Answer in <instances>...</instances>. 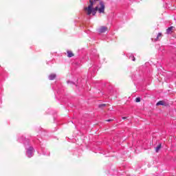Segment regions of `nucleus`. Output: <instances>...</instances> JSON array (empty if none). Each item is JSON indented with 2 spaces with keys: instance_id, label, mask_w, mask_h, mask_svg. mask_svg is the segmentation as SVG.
<instances>
[{
  "instance_id": "nucleus-4",
  "label": "nucleus",
  "mask_w": 176,
  "mask_h": 176,
  "mask_svg": "<svg viewBox=\"0 0 176 176\" xmlns=\"http://www.w3.org/2000/svg\"><path fill=\"white\" fill-rule=\"evenodd\" d=\"M159 105H162L163 107H167L168 105L167 102L164 100H160L158 102H157L156 106L159 107Z\"/></svg>"
},
{
  "instance_id": "nucleus-10",
  "label": "nucleus",
  "mask_w": 176,
  "mask_h": 176,
  "mask_svg": "<svg viewBox=\"0 0 176 176\" xmlns=\"http://www.w3.org/2000/svg\"><path fill=\"white\" fill-rule=\"evenodd\" d=\"M162 33H158L157 38H155V41H160V38H162Z\"/></svg>"
},
{
  "instance_id": "nucleus-14",
  "label": "nucleus",
  "mask_w": 176,
  "mask_h": 176,
  "mask_svg": "<svg viewBox=\"0 0 176 176\" xmlns=\"http://www.w3.org/2000/svg\"><path fill=\"white\" fill-rule=\"evenodd\" d=\"M122 119L123 120H126L127 119V117H123Z\"/></svg>"
},
{
  "instance_id": "nucleus-12",
  "label": "nucleus",
  "mask_w": 176,
  "mask_h": 176,
  "mask_svg": "<svg viewBox=\"0 0 176 176\" xmlns=\"http://www.w3.org/2000/svg\"><path fill=\"white\" fill-rule=\"evenodd\" d=\"M106 104H99V108H103V107H106Z\"/></svg>"
},
{
  "instance_id": "nucleus-3",
  "label": "nucleus",
  "mask_w": 176,
  "mask_h": 176,
  "mask_svg": "<svg viewBox=\"0 0 176 176\" xmlns=\"http://www.w3.org/2000/svg\"><path fill=\"white\" fill-rule=\"evenodd\" d=\"M98 32L102 34L104 32H108V28L105 26H102L98 29Z\"/></svg>"
},
{
  "instance_id": "nucleus-11",
  "label": "nucleus",
  "mask_w": 176,
  "mask_h": 176,
  "mask_svg": "<svg viewBox=\"0 0 176 176\" xmlns=\"http://www.w3.org/2000/svg\"><path fill=\"white\" fill-rule=\"evenodd\" d=\"M135 102H141V98L138 97L135 98Z\"/></svg>"
},
{
  "instance_id": "nucleus-9",
  "label": "nucleus",
  "mask_w": 176,
  "mask_h": 176,
  "mask_svg": "<svg viewBox=\"0 0 176 176\" xmlns=\"http://www.w3.org/2000/svg\"><path fill=\"white\" fill-rule=\"evenodd\" d=\"M56 78V74H51L50 76H49V79L50 80H53Z\"/></svg>"
},
{
  "instance_id": "nucleus-2",
  "label": "nucleus",
  "mask_w": 176,
  "mask_h": 176,
  "mask_svg": "<svg viewBox=\"0 0 176 176\" xmlns=\"http://www.w3.org/2000/svg\"><path fill=\"white\" fill-rule=\"evenodd\" d=\"M95 10H98V13L105 14V3L102 1L99 2V5L95 7Z\"/></svg>"
},
{
  "instance_id": "nucleus-7",
  "label": "nucleus",
  "mask_w": 176,
  "mask_h": 176,
  "mask_svg": "<svg viewBox=\"0 0 176 176\" xmlns=\"http://www.w3.org/2000/svg\"><path fill=\"white\" fill-rule=\"evenodd\" d=\"M162 149V144H159L156 147H155V152L158 153L159 151Z\"/></svg>"
},
{
  "instance_id": "nucleus-6",
  "label": "nucleus",
  "mask_w": 176,
  "mask_h": 176,
  "mask_svg": "<svg viewBox=\"0 0 176 176\" xmlns=\"http://www.w3.org/2000/svg\"><path fill=\"white\" fill-rule=\"evenodd\" d=\"M67 57H69V58L74 57V56H75L74 52H72V51H71V50H67Z\"/></svg>"
},
{
  "instance_id": "nucleus-16",
  "label": "nucleus",
  "mask_w": 176,
  "mask_h": 176,
  "mask_svg": "<svg viewBox=\"0 0 176 176\" xmlns=\"http://www.w3.org/2000/svg\"><path fill=\"white\" fill-rule=\"evenodd\" d=\"M93 1H100V0H93Z\"/></svg>"
},
{
  "instance_id": "nucleus-5",
  "label": "nucleus",
  "mask_w": 176,
  "mask_h": 176,
  "mask_svg": "<svg viewBox=\"0 0 176 176\" xmlns=\"http://www.w3.org/2000/svg\"><path fill=\"white\" fill-rule=\"evenodd\" d=\"M34 152V148L32 147H30L28 150V157H32V153Z\"/></svg>"
},
{
  "instance_id": "nucleus-15",
  "label": "nucleus",
  "mask_w": 176,
  "mask_h": 176,
  "mask_svg": "<svg viewBox=\"0 0 176 176\" xmlns=\"http://www.w3.org/2000/svg\"><path fill=\"white\" fill-rule=\"evenodd\" d=\"M132 60H133V61H135V58L134 56H133V57H132Z\"/></svg>"
},
{
  "instance_id": "nucleus-8",
  "label": "nucleus",
  "mask_w": 176,
  "mask_h": 176,
  "mask_svg": "<svg viewBox=\"0 0 176 176\" xmlns=\"http://www.w3.org/2000/svg\"><path fill=\"white\" fill-rule=\"evenodd\" d=\"M174 28V27L171 26L170 28H168L166 30V34H171L173 32V29Z\"/></svg>"
},
{
  "instance_id": "nucleus-13",
  "label": "nucleus",
  "mask_w": 176,
  "mask_h": 176,
  "mask_svg": "<svg viewBox=\"0 0 176 176\" xmlns=\"http://www.w3.org/2000/svg\"><path fill=\"white\" fill-rule=\"evenodd\" d=\"M106 122H113V120H112V119H109V120H107Z\"/></svg>"
},
{
  "instance_id": "nucleus-1",
  "label": "nucleus",
  "mask_w": 176,
  "mask_h": 176,
  "mask_svg": "<svg viewBox=\"0 0 176 176\" xmlns=\"http://www.w3.org/2000/svg\"><path fill=\"white\" fill-rule=\"evenodd\" d=\"M89 5L88 6V7H85L84 8V10L85 12H87V14L88 16H90V14H91L93 16H96V14L97 13L98 10H96V8H93V6H94V3H96V2H94V1L93 0H89Z\"/></svg>"
}]
</instances>
